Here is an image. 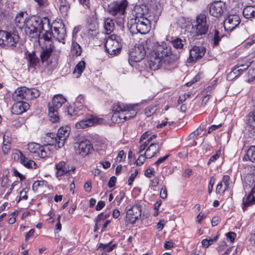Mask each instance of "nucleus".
<instances>
[{
    "mask_svg": "<svg viewBox=\"0 0 255 255\" xmlns=\"http://www.w3.org/2000/svg\"><path fill=\"white\" fill-rule=\"evenodd\" d=\"M244 16L246 18L255 17V6L247 5L243 10Z\"/></svg>",
    "mask_w": 255,
    "mask_h": 255,
    "instance_id": "31",
    "label": "nucleus"
},
{
    "mask_svg": "<svg viewBox=\"0 0 255 255\" xmlns=\"http://www.w3.org/2000/svg\"><path fill=\"white\" fill-rule=\"evenodd\" d=\"M117 178L115 176H112L110 178L109 183H108V186L110 188L113 187L116 183Z\"/></svg>",
    "mask_w": 255,
    "mask_h": 255,
    "instance_id": "54",
    "label": "nucleus"
},
{
    "mask_svg": "<svg viewBox=\"0 0 255 255\" xmlns=\"http://www.w3.org/2000/svg\"><path fill=\"white\" fill-rule=\"evenodd\" d=\"M108 216L107 215H104L103 213H101L98 215L97 218L96 219L95 222L96 223L101 224V221H104L106 218L108 217Z\"/></svg>",
    "mask_w": 255,
    "mask_h": 255,
    "instance_id": "50",
    "label": "nucleus"
},
{
    "mask_svg": "<svg viewBox=\"0 0 255 255\" xmlns=\"http://www.w3.org/2000/svg\"><path fill=\"white\" fill-rule=\"evenodd\" d=\"M162 144V141L152 142L145 151V155L146 157L148 158H150L156 155L159 152Z\"/></svg>",
    "mask_w": 255,
    "mask_h": 255,
    "instance_id": "21",
    "label": "nucleus"
},
{
    "mask_svg": "<svg viewBox=\"0 0 255 255\" xmlns=\"http://www.w3.org/2000/svg\"><path fill=\"white\" fill-rule=\"evenodd\" d=\"M160 197L163 199H165L167 198V191L165 186L162 187L161 189L160 193Z\"/></svg>",
    "mask_w": 255,
    "mask_h": 255,
    "instance_id": "52",
    "label": "nucleus"
},
{
    "mask_svg": "<svg viewBox=\"0 0 255 255\" xmlns=\"http://www.w3.org/2000/svg\"><path fill=\"white\" fill-rule=\"evenodd\" d=\"M93 148L91 143L88 140L81 141L75 144L76 153L82 157H85L89 154Z\"/></svg>",
    "mask_w": 255,
    "mask_h": 255,
    "instance_id": "15",
    "label": "nucleus"
},
{
    "mask_svg": "<svg viewBox=\"0 0 255 255\" xmlns=\"http://www.w3.org/2000/svg\"><path fill=\"white\" fill-rule=\"evenodd\" d=\"M230 177L228 175H224L222 181L217 185L216 192L220 195H223L225 191L229 188Z\"/></svg>",
    "mask_w": 255,
    "mask_h": 255,
    "instance_id": "23",
    "label": "nucleus"
},
{
    "mask_svg": "<svg viewBox=\"0 0 255 255\" xmlns=\"http://www.w3.org/2000/svg\"><path fill=\"white\" fill-rule=\"evenodd\" d=\"M137 104H118L113 107V110L115 111L120 112L124 110L126 115V120L130 119L135 117L137 114Z\"/></svg>",
    "mask_w": 255,
    "mask_h": 255,
    "instance_id": "13",
    "label": "nucleus"
},
{
    "mask_svg": "<svg viewBox=\"0 0 255 255\" xmlns=\"http://www.w3.org/2000/svg\"><path fill=\"white\" fill-rule=\"evenodd\" d=\"M95 147L99 151H105L106 149V145L103 143L97 142L95 145Z\"/></svg>",
    "mask_w": 255,
    "mask_h": 255,
    "instance_id": "48",
    "label": "nucleus"
},
{
    "mask_svg": "<svg viewBox=\"0 0 255 255\" xmlns=\"http://www.w3.org/2000/svg\"><path fill=\"white\" fill-rule=\"evenodd\" d=\"M236 236V234L234 232H229L226 234L227 237L230 239L231 242L234 241Z\"/></svg>",
    "mask_w": 255,
    "mask_h": 255,
    "instance_id": "59",
    "label": "nucleus"
},
{
    "mask_svg": "<svg viewBox=\"0 0 255 255\" xmlns=\"http://www.w3.org/2000/svg\"><path fill=\"white\" fill-rule=\"evenodd\" d=\"M221 38L222 36L219 35V31L215 30L213 39L214 46H217L219 45V42L221 40Z\"/></svg>",
    "mask_w": 255,
    "mask_h": 255,
    "instance_id": "44",
    "label": "nucleus"
},
{
    "mask_svg": "<svg viewBox=\"0 0 255 255\" xmlns=\"http://www.w3.org/2000/svg\"><path fill=\"white\" fill-rule=\"evenodd\" d=\"M101 119L90 116L85 119L81 120L76 124V127L77 129H82L94 126L95 124H100Z\"/></svg>",
    "mask_w": 255,
    "mask_h": 255,
    "instance_id": "17",
    "label": "nucleus"
},
{
    "mask_svg": "<svg viewBox=\"0 0 255 255\" xmlns=\"http://www.w3.org/2000/svg\"><path fill=\"white\" fill-rule=\"evenodd\" d=\"M128 4V2L126 0L111 2L108 6L107 11L113 16H117L118 23L122 24L124 21L123 16L125 13Z\"/></svg>",
    "mask_w": 255,
    "mask_h": 255,
    "instance_id": "8",
    "label": "nucleus"
},
{
    "mask_svg": "<svg viewBox=\"0 0 255 255\" xmlns=\"http://www.w3.org/2000/svg\"><path fill=\"white\" fill-rule=\"evenodd\" d=\"M66 101V98L61 94L54 96L51 102L48 104V115L50 120L53 123H56L59 120L58 110Z\"/></svg>",
    "mask_w": 255,
    "mask_h": 255,
    "instance_id": "7",
    "label": "nucleus"
},
{
    "mask_svg": "<svg viewBox=\"0 0 255 255\" xmlns=\"http://www.w3.org/2000/svg\"><path fill=\"white\" fill-rule=\"evenodd\" d=\"M221 124H219L218 125H212L208 129V133H210L211 132H212L213 130H215L216 129L220 128L221 127Z\"/></svg>",
    "mask_w": 255,
    "mask_h": 255,
    "instance_id": "64",
    "label": "nucleus"
},
{
    "mask_svg": "<svg viewBox=\"0 0 255 255\" xmlns=\"http://www.w3.org/2000/svg\"><path fill=\"white\" fill-rule=\"evenodd\" d=\"M137 174L138 171L137 170H135V171L130 175L128 180V184L129 185H131L132 184Z\"/></svg>",
    "mask_w": 255,
    "mask_h": 255,
    "instance_id": "51",
    "label": "nucleus"
},
{
    "mask_svg": "<svg viewBox=\"0 0 255 255\" xmlns=\"http://www.w3.org/2000/svg\"><path fill=\"white\" fill-rule=\"evenodd\" d=\"M248 124L255 131V108L248 114Z\"/></svg>",
    "mask_w": 255,
    "mask_h": 255,
    "instance_id": "39",
    "label": "nucleus"
},
{
    "mask_svg": "<svg viewBox=\"0 0 255 255\" xmlns=\"http://www.w3.org/2000/svg\"><path fill=\"white\" fill-rule=\"evenodd\" d=\"M105 205V202L103 201H100L98 202L96 206V209L97 211L101 210Z\"/></svg>",
    "mask_w": 255,
    "mask_h": 255,
    "instance_id": "60",
    "label": "nucleus"
},
{
    "mask_svg": "<svg viewBox=\"0 0 255 255\" xmlns=\"http://www.w3.org/2000/svg\"><path fill=\"white\" fill-rule=\"evenodd\" d=\"M113 111L114 112L112 117L113 121H115L118 123H121L127 120L126 115H125V112H124V110L120 112L115 111L113 110Z\"/></svg>",
    "mask_w": 255,
    "mask_h": 255,
    "instance_id": "34",
    "label": "nucleus"
},
{
    "mask_svg": "<svg viewBox=\"0 0 255 255\" xmlns=\"http://www.w3.org/2000/svg\"><path fill=\"white\" fill-rule=\"evenodd\" d=\"M25 92H24V100H32L34 98L38 97L40 95L39 91L35 88L29 89L24 87L23 89Z\"/></svg>",
    "mask_w": 255,
    "mask_h": 255,
    "instance_id": "27",
    "label": "nucleus"
},
{
    "mask_svg": "<svg viewBox=\"0 0 255 255\" xmlns=\"http://www.w3.org/2000/svg\"><path fill=\"white\" fill-rule=\"evenodd\" d=\"M169 155L167 154L164 156L163 157H160L158 159V160L155 162V164L158 165L164 161L168 157Z\"/></svg>",
    "mask_w": 255,
    "mask_h": 255,
    "instance_id": "57",
    "label": "nucleus"
},
{
    "mask_svg": "<svg viewBox=\"0 0 255 255\" xmlns=\"http://www.w3.org/2000/svg\"><path fill=\"white\" fill-rule=\"evenodd\" d=\"M91 181H88L86 182L84 185V189L87 192H90L91 190Z\"/></svg>",
    "mask_w": 255,
    "mask_h": 255,
    "instance_id": "61",
    "label": "nucleus"
},
{
    "mask_svg": "<svg viewBox=\"0 0 255 255\" xmlns=\"http://www.w3.org/2000/svg\"><path fill=\"white\" fill-rule=\"evenodd\" d=\"M29 65L32 67L38 66L40 64V60L36 55L35 52L29 53L28 54Z\"/></svg>",
    "mask_w": 255,
    "mask_h": 255,
    "instance_id": "32",
    "label": "nucleus"
},
{
    "mask_svg": "<svg viewBox=\"0 0 255 255\" xmlns=\"http://www.w3.org/2000/svg\"><path fill=\"white\" fill-rule=\"evenodd\" d=\"M245 190L251 188L250 193L243 199V209L245 211L248 206L255 204V166L252 167V173L244 178Z\"/></svg>",
    "mask_w": 255,
    "mask_h": 255,
    "instance_id": "3",
    "label": "nucleus"
},
{
    "mask_svg": "<svg viewBox=\"0 0 255 255\" xmlns=\"http://www.w3.org/2000/svg\"><path fill=\"white\" fill-rule=\"evenodd\" d=\"M117 246L116 244L112 245V242H110L107 244L100 243L99 246V249L101 250H104L106 252H110L112 251Z\"/></svg>",
    "mask_w": 255,
    "mask_h": 255,
    "instance_id": "41",
    "label": "nucleus"
},
{
    "mask_svg": "<svg viewBox=\"0 0 255 255\" xmlns=\"http://www.w3.org/2000/svg\"><path fill=\"white\" fill-rule=\"evenodd\" d=\"M104 27L108 34L111 33L115 28V23L113 20L111 18H105Z\"/></svg>",
    "mask_w": 255,
    "mask_h": 255,
    "instance_id": "35",
    "label": "nucleus"
},
{
    "mask_svg": "<svg viewBox=\"0 0 255 255\" xmlns=\"http://www.w3.org/2000/svg\"><path fill=\"white\" fill-rule=\"evenodd\" d=\"M45 181H36L32 185V189L33 190H37L38 188L40 186H43L45 185Z\"/></svg>",
    "mask_w": 255,
    "mask_h": 255,
    "instance_id": "49",
    "label": "nucleus"
},
{
    "mask_svg": "<svg viewBox=\"0 0 255 255\" xmlns=\"http://www.w3.org/2000/svg\"><path fill=\"white\" fill-rule=\"evenodd\" d=\"M206 48L203 46H194L190 50L189 60L191 62H195L201 58L205 54Z\"/></svg>",
    "mask_w": 255,
    "mask_h": 255,
    "instance_id": "20",
    "label": "nucleus"
},
{
    "mask_svg": "<svg viewBox=\"0 0 255 255\" xmlns=\"http://www.w3.org/2000/svg\"><path fill=\"white\" fill-rule=\"evenodd\" d=\"M153 43V37L146 40H141L129 53V60L138 62L142 60L146 53L150 54L151 47Z\"/></svg>",
    "mask_w": 255,
    "mask_h": 255,
    "instance_id": "4",
    "label": "nucleus"
},
{
    "mask_svg": "<svg viewBox=\"0 0 255 255\" xmlns=\"http://www.w3.org/2000/svg\"><path fill=\"white\" fill-rule=\"evenodd\" d=\"M11 148V143H8V141H5V143H3L1 149L4 155L8 154Z\"/></svg>",
    "mask_w": 255,
    "mask_h": 255,
    "instance_id": "43",
    "label": "nucleus"
},
{
    "mask_svg": "<svg viewBox=\"0 0 255 255\" xmlns=\"http://www.w3.org/2000/svg\"><path fill=\"white\" fill-rule=\"evenodd\" d=\"M241 20L238 15L230 14L224 21L225 28L228 30H233L240 23Z\"/></svg>",
    "mask_w": 255,
    "mask_h": 255,
    "instance_id": "18",
    "label": "nucleus"
},
{
    "mask_svg": "<svg viewBox=\"0 0 255 255\" xmlns=\"http://www.w3.org/2000/svg\"><path fill=\"white\" fill-rule=\"evenodd\" d=\"M27 149L29 152L36 154L39 157L44 158L47 156V153L45 148L35 142L29 143L27 145Z\"/></svg>",
    "mask_w": 255,
    "mask_h": 255,
    "instance_id": "19",
    "label": "nucleus"
},
{
    "mask_svg": "<svg viewBox=\"0 0 255 255\" xmlns=\"http://www.w3.org/2000/svg\"><path fill=\"white\" fill-rule=\"evenodd\" d=\"M225 4L221 1H214L210 4V13L213 16H221L225 10Z\"/></svg>",
    "mask_w": 255,
    "mask_h": 255,
    "instance_id": "16",
    "label": "nucleus"
},
{
    "mask_svg": "<svg viewBox=\"0 0 255 255\" xmlns=\"http://www.w3.org/2000/svg\"><path fill=\"white\" fill-rule=\"evenodd\" d=\"M203 129L202 128H198L190 134L191 138H193L195 136L198 135L201 133Z\"/></svg>",
    "mask_w": 255,
    "mask_h": 255,
    "instance_id": "58",
    "label": "nucleus"
},
{
    "mask_svg": "<svg viewBox=\"0 0 255 255\" xmlns=\"http://www.w3.org/2000/svg\"><path fill=\"white\" fill-rule=\"evenodd\" d=\"M146 158L145 154L140 155L135 163L136 165H141L143 164Z\"/></svg>",
    "mask_w": 255,
    "mask_h": 255,
    "instance_id": "47",
    "label": "nucleus"
},
{
    "mask_svg": "<svg viewBox=\"0 0 255 255\" xmlns=\"http://www.w3.org/2000/svg\"><path fill=\"white\" fill-rule=\"evenodd\" d=\"M29 107V104L22 101L17 102L13 104L11 108V112L15 115H19L27 111Z\"/></svg>",
    "mask_w": 255,
    "mask_h": 255,
    "instance_id": "25",
    "label": "nucleus"
},
{
    "mask_svg": "<svg viewBox=\"0 0 255 255\" xmlns=\"http://www.w3.org/2000/svg\"><path fill=\"white\" fill-rule=\"evenodd\" d=\"M105 46L107 52L110 55H115L119 53L122 47L120 37L112 34L107 38Z\"/></svg>",
    "mask_w": 255,
    "mask_h": 255,
    "instance_id": "11",
    "label": "nucleus"
},
{
    "mask_svg": "<svg viewBox=\"0 0 255 255\" xmlns=\"http://www.w3.org/2000/svg\"><path fill=\"white\" fill-rule=\"evenodd\" d=\"M143 18H135L131 19L128 22L129 30L132 34H146L148 33L150 29V20L151 19V16Z\"/></svg>",
    "mask_w": 255,
    "mask_h": 255,
    "instance_id": "6",
    "label": "nucleus"
},
{
    "mask_svg": "<svg viewBox=\"0 0 255 255\" xmlns=\"http://www.w3.org/2000/svg\"><path fill=\"white\" fill-rule=\"evenodd\" d=\"M26 14L23 12L18 13L15 18V22L16 26L21 29L26 26V21H27L26 17H24V15Z\"/></svg>",
    "mask_w": 255,
    "mask_h": 255,
    "instance_id": "29",
    "label": "nucleus"
},
{
    "mask_svg": "<svg viewBox=\"0 0 255 255\" xmlns=\"http://www.w3.org/2000/svg\"><path fill=\"white\" fill-rule=\"evenodd\" d=\"M99 32V25L96 21H92L87 25L86 33L89 37L93 38L96 36Z\"/></svg>",
    "mask_w": 255,
    "mask_h": 255,
    "instance_id": "26",
    "label": "nucleus"
},
{
    "mask_svg": "<svg viewBox=\"0 0 255 255\" xmlns=\"http://www.w3.org/2000/svg\"><path fill=\"white\" fill-rule=\"evenodd\" d=\"M210 95L207 94L203 97L201 103L202 105L205 106L206 105L207 103L210 99Z\"/></svg>",
    "mask_w": 255,
    "mask_h": 255,
    "instance_id": "63",
    "label": "nucleus"
},
{
    "mask_svg": "<svg viewBox=\"0 0 255 255\" xmlns=\"http://www.w3.org/2000/svg\"><path fill=\"white\" fill-rule=\"evenodd\" d=\"M156 105H151L145 108L144 114L147 117H150L156 111Z\"/></svg>",
    "mask_w": 255,
    "mask_h": 255,
    "instance_id": "42",
    "label": "nucleus"
},
{
    "mask_svg": "<svg viewBox=\"0 0 255 255\" xmlns=\"http://www.w3.org/2000/svg\"><path fill=\"white\" fill-rule=\"evenodd\" d=\"M134 11L135 12V18L146 17L148 12L147 7L145 5H136L135 6Z\"/></svg>",
    "mask_w": 255,
    "mask_h": 255,
    "instance_id": "28",
    "label": "nucleus"
},
{
    "mask_svg": "<svg viewBox=\"0 0 255 255\" xmlns=\"http://www.w3.org/2000/svg\"><path fill=\"white\" fill-rule=\"evenodd\" d=\"M243 159L246 160H249L252 162H255V146H251L249 147Z\"/></svg>",
    "mask_w": 255,
    "mask_h": 255,
    "instance_id": "36",
    "label": "nucleus"
},
{
    "mask_svg": "<svg viewBox=\"0 0 255 255\" xmlns=\"http://www.w3.org/2000/svg\"><path fill=\"white\" fill-rule=\"evenodd\" d=\"M156 7H157V9L155 10L154 13V18L153 19L154 21H156L159 15H160L161 10L160 9L158 8V5L156 4Z\"/></svg>",
    "mask_w": 255,
    "mask_h": 255,
    "instance_id": "56",
    "label": "nucleus"
},
{
    "mask_svg": "<svg viewBox=\"0 0 255 255\" xmlns=\"http://www.w3.org/2000/svg\"><path fill=\"white\" fill-rule=\"evenodd\" d=\"M85 68V62L84 61H80L76 66L73 73L77 78L79 77Z\"/></svg>",
    "mask_w": 255,
    "mask_h": 255,
    "instance_id": "38",
    "label": "nucleus"
},
{
    "mask_svg": "<svg viewBox=\"0 0 255 255\" xmlns=\"http://www.w3.org/2000/svg\"><path fill=\"white\" fill-rule=\"evenodd\" d=\"M249 76H250V80L253 81L255 79V69L250 68L248 71Z\"/></svg>",
    "mask_w": 255,
    "mask_h": 255,
    "instance_id": "53",
    "label": "nucleus"
},
{
    "mask_svg": "<svg viewBox=\"0 0 255 255\" xmlns=\"http://www.w3.org/2000/svg\"><path fill=\"white\" fill-rule=\"evenodd\" d=\"M20 163L24 165L25 167L28 168H36V164L35 162L30 159H29L27 157L23 156L22 153L20 152Z\"/></svg>",
    "mask_w": 255,
    "mask_h": 255,
    "instance_id": "33",
    "label": "nucleus"
},
{
    "mask_svg": "<svg viewBox=\"0 0 255 255\" xmlns=\"http://www.w3.org/2000/svg\"><path fill=\"white\" fill-rule=\"evenodd\" d=\"M24 87L18 88L12 95V99L15 101H22L24 100Z\"/></svg>",
    "mask_w": 255,
    "mask_h": 255,
    "instance_id": "30",
    "label": "nucleus"
},
{
    "mask_svg": "<svg viewBox=\"0 0 255 255\" xmlns=\"http://www.w3.org/2000/svg\"><path fill=\"white\" fill-rule=\"evenodd\" d=\"M47 45L45 48H44L40 55L41 61L42 63L47 62L54 50V46L52 45V42L46 41Z\"/></svg>",
    "mask_w": 255,
    "mask_h": 255,
    "instance_id": "24",
    "label": "nucleus"
},
{
    "mask_svg": "<svg viewBox=\"0 0 255 255\" xmlns=\"http://www.w3.org/2000/svg\"><path fill=\"white\" fill-rule=\"evenodd\" d=\"M155 172L154 169L153 168H149L146 169L145 171V175L146 177H150L152 175H153V173Z\"/></svg>",
    "mask_w": 255,
    "mask_h": 255,
    "instance_id": "55",
    "label": "nucleus"
},
{
    "mask_svg": "<svg viewBox=\"0 0 255 255\" xmlns=\"http://www.w3.org/2000/svg\"><path fill=\"white\" fill-rule=\"evenodd\" d=\"M50 28V20L46 17L41 18L39 17L33 16L28 18L26 21L25 31L32 38H38L39 44L44 41H50L51 34L47 30L42 33V30H45V27Z\"/></svg>",
    "mask_w": 255,
    "mask_h": 255,
    "instance_id": "2",
    "label": "nucleus"
},
{
    "mask_svg": "<svg viewBox=\"0 0 255 255\" xmlns=\"http://www.w3.org/2000/svg\"><path fill=\"white\" fill-rule=\"evenodd\" d=\"M52 24L53 26L50 25V28L47 30L51 34V38L53 36L58 41L64 43V40L66 36L65 25L62 22H54Z\"/></svg>",
    "mask_w": 255,
    "mask_h": 255,
    "instance_id": "12",
    "label": "nucleus"
},
{
    "mask_svg": "<svg viewBox=\"0 0 255 255\" xmlns=\"http://www.w3.org/2000/svg\"><path fill=\"white\" fill-rule=\"evenodd\" d=\"M173 47L176 49H181L185 44V41L179 38H175L171 41Z\"/></svg>",
    "mask_w": 255,
    "mask_h": 255,
    "instance_id": "40",
    "label": "nucleus"
},
{
    "mask_svg": "<svg viewBox=\"0 0 255 255\" xmlns=\"http://www.w3.org/2000/svg\"><path fill=\"white\" fill-rule=\"evenodd\" d=\"M19 39L17 34L0 30V45L3 47H15Z\"/></svg>",
    "mask_w": 255,
    "mask_h": 255,
    "instance_id": "10",
    "label": "nucleus"
},
{
    "mask_svg": "<svg viewBox=\"0 0 255 255\" xmlns=\"http://www.w3.org/2000/svg\"><path fill=\"white\" fill-rule=\"evenodd\" d=\"M82 49L80 45L75 40L72 41L71 52V54L76 56H79L81 54Z\"/></svg>",
    "mask_w": 255,
    "mask_h": 255,
    "instance_id": "37",
    "label": "nucleus"
},
{
    "mask_svg": "<svg viewBox=\"0 0 255 255\" xmlns=\"http://www.w3.org/2000/svg\"><path fill=\"white\" fill-rule=\"evenodd\" d=\"M209 29L205 14H200L196 17L195 24L192 25L191 32L194 36L205 34Z\"/></svg>",
    "mask_w": 255,
    "mask_h": 255,
    "instance_id": "9",
    "label": "nucleus"
},
{
    "mask_svg": "<svg viewBox=\"0 0 255 255\" xmlns=\"http://www.w3.org/2000/svg\"><path fill=\"white\" fill-rule=\"evenodd\" d=\"M56 170V176L61 177L70 172L69 164L65 161H61L55 165Z\"/></svg>",
    "mask_w": 255,
    "mask_h": 255,
    "instance_id": "22",
    "label": "nucleus"
},
{
    "mask_svg": "<svg viewBox=\"0 0 255 255\" xmlns=\"http://www.w3.org/2000/svg\"><path fill=\"white\" fill-rule=\"evenodd\" d=\"M150 55L148 63L149 68L153 70L158 69L163 64L169 65L179 58L172 53L171 47L163 42L159 43L153 37Z\"/></svg>",
    "mask_w": 255,
    "mask_h": 255,
    "instance_id": "1",
    "label": "nucleus"
},
{
    "mask_svg": "<svg viewBox=\"0 0 255 255\" xmlns=\"http://www.w3.org/2000/svg\"><path fill=\"white\" fill-rule=\"evenodd\" d=\"M70 132V128L69 127H62L58 129L57 135L53 133H47L45 137V141L49 145H55L60 148L64 145Z\"/></svg>",
    "mask_w": 255,
    "mask_h": 255,
    "instance_id": "5",
    "label": "nucleus"
},
{
    "mask_svg": "<svg viewBox=\"0 0 255 255\" xmlns=\"http://www.w3.org/2000/svg\"><path fill=\"white\" fill-rule=\"evenodd\" d=\"M249 67V64H243L241 66H238L236 68L234 69V70L231 73V74L233 73L236 74L237 72H238L239 74H241L244 70L247 69Z\"/></svg>",
    "mask_w": 255,
    "mask_h": 255,
    "instance_id": "45",
    "label": "nucleus"
},
{
    "mask_svg": "<svg viewBox=\"0 0 255 255\" xmlns=\"http://www.w3.org/2000/svg\"><path fill=\"white\" fill-rule=\"evenodd\" d=\"M69 5L68 3L65 2L60 5L59 10L62 15H66L67 14Z\"/></svg>",
    "mask_w": 255,
    "mask_h": 255,
    "instance_id": "46",
    "label": "nucleus"
},
{
    "mask_svg": "<svg viewBox=\"0 0 255 255\" xmlns=\"http://www.w3.org/2000/svg\"><path fill=\"white\" fill-rule=\"evenodd\" d=\"M142 205L136 204L129 208L127 212L126 218L132 224L135 223L137 220L141 217Z\"/></svg>",
    "mask_w": 255,
    "mask_h": 255,
    "instance_id": "14",
    "label": "nucleus"
},
{
    "mask_svg": "<svg viewBox=\"0 0 255 255\" xmlns=\"http://www.w3.org/2000/svg\"><path fill=\"white\" fill-rule=\"evenodd\" d=\"M13 173L14 176L18 177L20 180H22L24 178L23 176L20 174L16 168H12Z\"/></svg>",
    "mask_w": 255,
    "mask_h": 255,
    "instance_id": "62",
    "label": "nucleus"
}]
</instances>
